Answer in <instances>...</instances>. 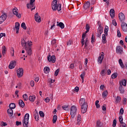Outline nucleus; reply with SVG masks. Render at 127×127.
Listing matches in <instances>:
<instances>
[{
    "mask_svg": "<svg viewBox=\"0 0 127 127\" xmlns=\"http://www.w3.org/2000/svg\"><path fill=\"white\" fill-rule=\"evenodd\" d=\"M79 104L81 107V112L82 114H85L87 112L88 109V106L87 105V103L85 101V98H81L79 101Z\"/></svg>",
    "mask_w": 127,
    "mask_h": 127,
    "instance_id": "f257e3e1",
    "label": "nucleus"
},
{
    "mask_svg": "<svg viewBox=\"0 0 127 127\" xmlns=\"http://www.w3.org/2000/svg\"><path fill=\"white\" fill-rule=\"evenodd\" d=\"M52 8L54 11H60L61 10V4H57V0H54L52 3Z\"/></svg>",
    "mask_w": 127,
    "mask_h": 127,
    "instance_id": "f03ea898",
    "label": "nucleus"
},
{
    "mask_svg": "<svg viewBox=\"0 0 127 127\" xmlns=\"http://www.w3.org/2000/svg\"><path fill=\"white\" fill-rule=\"evenodd\" d=\"M29 120V114L27 113L25 115L24 119L22 120L23 127H28V121Z\"/></svg>",
    "mask_w": 127,
    "mask_h": 127,
    "instance_id": "7ed1b4c3",
    "label": "nucleus"
},
{
    "mask_svg": "<svg viewBox=\"0 0 127 127\" xmlns=\"http://www.w3.org/2000/svg\"><path fill=\"white\" fill-rule=\"evenodd\" d=\"M109 31V27L106 26L104 29L105 34L102 35V42L105 44L107 43V38L106 35L108 36V32Z\"/></svg>",
    "mask_w": 127,
    "mask_h": 127,
    "instance_id": "20e7f679",
    "label": "nucleus"
},
{
    "mask_svg": "<svg viewBox=\"0 0 127 127\" xmlns=\"http://www.w3.org/2000/svg\"><path fill=\"white\" fill-rule=\"evenodd\" d=\"M77 112V107L75 106H72L70 108V116L72 119L75 118V116H76V113Z\"/></svg>",
    "mask_w": 127,
    "mask_h": 127,
    "instance_id": "39448f33",
    "label": "nucleus"
},
{
    "mask_svg": "<svg viewBox=\"0 0 127 127\" xmlns=\"http://www.w3.org/2000/svg\"><path fill=\"white\" fill-rule=\"evenodd\" d=\"M98 24L99 25V27L97 30V37L100 38L101 37V35L102 33H103V27H102V25L100 24V23L98 22Z\"/></svg>",
    "mask_w": 127,
    "mask_h": 127,
    "instance_id": "423d86ee",
    "label": "nucleus"
},
{
    "mask_svg": "<svg viewBox=\"0 0 127 127\" xmlns=\"http://www.w3.org/2000/svg\"><path fill=\"white\" fill-rule=\"evenodd\" d=\"M7 18V14L6 13H2V15L0 17V24H1L3 21Z\"/></svg>",
    "mask_w": 127,
    "mask_h": 127,
    "instance_id": "0eeeda50",
    "label": "nucleus"
},
{
    "mask_svg": "<svg viewBox=\"0 0 127 127\" xmlns=\"http://www.w3.org/2000/svg\"><path fill=\"white\" fill-rule=\"evenodd\" d=\"M17 76L18 78H21L23 76V68H19L17 70Z\"/></svg>",
    "mask_w": 127,
    "mask_h": 127,
    "instance_id": "6e6552de",
    "label": "nucleus"
},
{
    "mask_svg": "<svg viewBox=\"0 0 127 127\" xmlns=\"http://www.w3.org/2000/svg\"><path fill=\"white\" fill-rule=\"evenodd\" d=\"M105 56V54L104 53H102L101 55L98 57L97 62L98 64H101L103 62V60H104V56Z\"/></svg>",
    "mask_w": 127,
    "mask_h": 127,
    "instance_id": "1a4fd4ad",
    "label": "nucleus"
},
{
    "mask_svg": "<svg viewBox=\"0 0 127 127\" xmlns=\"http://www.w3.org/2000/svg\"><path fill=\"white\" fill-rule=\"evenodd\" d=\"M12 12L13 14L16 15V16H17V17H18V18H20V17H21V15L20 14V13H18V10L17 9V8L13 9Z\"/></svg>",
    "mask_w": 127,
    "mask_h": 127,
    "instance_id": "9d476101",
    "label": "nucleus"
},
{
    "mask_svg": "<svg viewBox=\"0 0 127 127\" xmlns=\"http://www.w3.org/2000/svg\"><path fill=\"white\" fill-rule=\"evenodd\" d=\"M121 27L122 28V30L124 31V32H127V24L125 22H122L121 23Z\"/></svg>",
    "mask_w": 127,
    "mask_h": 127,
    "instance_id": "9b49d317",
    "label": "nucleus"
},
{
    "mask_svg": "<svg viewBox=\"0 0 127 127\" xmlns=\"http://www.w3.org/2000/svg\"><path fill=\"white\" fill-rule=\"evenodd\" d=\"M89 30H86L85 33H83L82 36V39H81V44L82 46H84L85 44V37H86V33H88Z\"/></svg>",
    "mask_w": 127,
    "mask_h": 127,
    "instance_id": "f8f14e48",
    "label": "nucleus"
},
{
    "mask_svg": "<svg viewBox=\"0 0 127 127\" xmlns=\"http://www.w3.org/2000/svg\"><path fill=\"white\" fill-rule=\"evenodd\" d=\"M116 52L118 54H123L124 51L123 50V47L121 46H119L116 48Z\"/></svg>",
    "mask_w": 127,
    "mask_h": 127,
    "instance_id": "ddd939ff",
    "label": "nucleus"
},
{
    "mask_svg": "<svg viewBox=\"0 0 127 127\" xmlns=\"http://www.w3.org/2000/svg\"><path fill=\"white\" fill-rule=\"evenodd\" d=\"M48 60L49 62H52V63H55V62L56 61V58L55 56H48Z\"/></svg>",
    "mask_w": 127,
    "mask_h": 127,
    "instance_id": "4468645a",
    "label": "nucleus"
},
{
    "mask_svg": "<svg viewBox=\"0 0 127 127\" xmlns=\"http://www.w3.org/2000/svg\"><path fill=\"white\" fill-rule=\"evenodd\" d=\"M25 49L29 56H30L31 54H32V50H31V48L30 47H26Z\"/></svg>",
    "mask_w": 127,
    "mask_h": 127,
    "instance_id": "2eb2a0df",
    "label": "nucleus"
},
{
    "mask_svg": "<svg viewBox=\"0 0 127 127\" xmlns=\"http://www.w3.org/2000/svg\"><path fill=\"white\" fill-rule=\"evenodd\" d=\"M16 65V62L15 61H13L10 63V64L8 65V67L9 69H13L15 67Z\"/></svg>",
    "mask_w": 127,
    "mask_h": 127,
    "instance_id": "dca6fc26",
    "label": "nucleus"
},
{
    "mask_svg": "<svg viewBox=\"0 0 127 127\" xmlns=\"http://www.w3.org/2000/svg\"><path fill=\"white\" fill-rule=\"evenodd\" d=\"M119 18L121 21H124L126 19V16L123 12H121L119 14Z\"/></svg>",
    "mask_w": 127,
    "mask_h": 127,
    "instance_id": "f3484780",
    "label": "nucleus"
},
{
    "mask_svg": "<svg viewBox=\"0 0 127 127\" xmlns=\"http://www.w3.org/2000/svg\"><path fill=\"white\" fill-rule=\"evenodd\" d=\"M35 20L37 22H41V17L38 15V12L36 13L35 14Z\"/></svg>",
    "mask_w": 127,
    "mask_h": 127,
    "instance_id": "a211bd4d",
    "label": "nucleus"
},
{
    "mask_svg": "<svg viewBox=\"0 0 127 127\" xmlns=\"http://www.w3.org/2000/svg\"><path fill=\"white\" fill-rule=\"evenodd\" d=\"M20 26V24L19 22H16L15 24V28L16 29V33H18L19 32V27Z\"/></svg>",
    "mask_w": 127,
    "mask_h": 127,
    "instance_id": "6ab92c4d",
    "label": "nucleus"
},
{
    "mask_svg": "<svg viewBox=\"0 0 127 127\" xmlns=\"http://www.w3.org/2000/svg\"><path fill=\"white\" fill-rule=\"evenodd\" d=\"M27 8H31V10H33V9H35V6L33 3H32V4H30V3H27Z\"/></svg>",
    "mask_w": 127,
    "mask_h": 127,
    "instance_id": "aec40b11",
    "label": "nucleus"
},
{
    "mask_svg": "<svg viewBox=\"0 0 127 127\" xmlns=\"http://www.w3.org/2000/svg\"><path fill=\"white\" fill-rule=\"evenodd\" d=\"M91 4V2H90V1H88L87 2H86L83 5V7L84 8V9H88V8H89V7H90V5Z\"/></svg>",
    "mask_w": 127,
    "mask_h": 127,
    "instance_id": "412c9836",
    "label": "nucleus"
},
{
    "mask_svg": "<svg viewBox=\"0 0 127 127\" xmlns=\"http://www.w3.org/2000/svg\"><path fill=\"white\" fill-rule=\"evenodd\" d=\"M110 14L112 18H114V17H115V10L113 8L110 9Z\"/></svg>",
    "mask_w": 127,
    "mask_h": 127,
    "instance_id": "4be33fe9",
    "label": "nucleus"
},
{
    "mask_svg": "<svg viewBox=\"0 0 127 127\" xmlns=\"http://www.w3.org/2000/svg\"><path fill=\"white\" fill-rule=\"evenodd\" d=\"M119 91L121 94H124L125 93V89L124 88V86L122 85V83H120V85L119 86Z\"/></svg>",
    "mask_w": 127,
    "mask_h": 127,
    "instance_id": "5701e85b",
    "label": "nucleus"
},
{
    "mask_svg": "<svg viewBox=\"0 0 127 127\" xmlns=\"http://www.w3.org/2000/svg\"><path fill=\"white\" fill-rule=\"evenodd\" d=\"M7 114L9 117H12V115H13V111L11 109H8L7 110Z\"/></svg>",
    "mask_w": 127,
    "mask_h": 127,
    "instance_id": "b1692460",
    "label": "nucleus"
},
{
    "mask_svg": "<svg viewBox=\"0 0 127 127\" xmlns=\"http://www.w3.org/2000/svg\"><path fill=\"white\" fill-rule=\"evenodd\" d=\"M57 26H59V27H60L62 29H63V28H64L65 26L64 25V24L63 22L59 23V22H57Z\"/></svg>",
    "mask_w": 127,
    "mask_h": 127,
    "instance_id": "393cba45",
    "label": "nucleus"
},
{
    "mask_svg": "<svg viewBox=\"0 0 127 127\" xmlns=\"http://www.w3.org/2000/svg\"><path fill=\"white\" fill-rule=\"evenodd\" d=\"M18 104L19 106H20V107H21V108H24V106L25 105L24 102H23V101H22V100H19Z\"/></svg>",
    "mask_w": 127,
    "mask_h": 127,
    "instance_id": "a878e982",
    "label": "nucleus"
},
{
    "mask_svg": "<svg viewBox=\"0 0 127 127\" xmlns=\"http://www.w3.org/2000/svg\"><path fill=\"white\" fill-rule=\"evenodd\" d=\"M62 108L64 110V111H65L66 112H69L70 109L69 108V106L68 105H64L62 107Z\"/></svg>",
    "mask_w": 127,
    "mask_h": 127,
    "instance_id": "bb28decb",
    "label": "nucleus"
},
{
    "mask_svg": "<svg viewBox=\"0 0 127 127\" xmlns=\"http://www.w3.org/2000/svg\"><path fill=\"white\" fill-rule=\"evenodd\" d=\"M50 71V68L48 66H46L44 68V72L45 74H48Z\"/></svg>",
    "mask_w": 127,
    "mask_h": 127,
    "instance_id": "cd10ccee",
    "label": "nucleus"
},
{
    "mask_svg": "<svg viewBox=\"0 0 127 127\" xmlns=\"http://www.w3.org/2000/svg\"><path fill=\"white\" fill-rule=\"evenodd\" d=\"M36 98V97H35V95H31L29 97V100L30 101V102H34V101H35Z\"/></svg>",
    "mask_w": 127,
    "mask_h": 127,
    "instance_id": "c85d7f7f",
    "label": "nucleus"
},
{
    "mask_svg": "<svg viewBox=\"0 0 127 127\" xmlns=\"http://www.w3.org/2000/svg\"><path fill=\"white\" fill-rule=\"evenodd\" d=\"M21 45L23 47H25V48L27 47V43L25 42L24 39L21 40Z\"/></svg>",
    "mask_w": 127,
    "mask_h": 127,
    "instance_id": "c756f323",
    "label": "nucleus"
},
{
    "mask_svg": "<svg viewBox=\"0 0 127 127\" xmlns=\"http://www.w3.org/2000/svg\"><path fill=\"white\" fill-rule=\"evenodd\" d=\"M119 63L121 68H125V65H124V63H123V60H122V59L119 60Z\"/></svg>",
    "mask_w": 127,
    "mask_h": 127,
    "instance_id": "7c9ffc66",
    "label": "nucleus"
},
{
    "mask_svg": "<svg viewBox=\"0 0 127 127\" xmlns=\"http://www.w3.org/2000/svg\"><path fill=\"white\" fill-rule=\"evenodd\" d=\"M6 52V48L5 47V46H3L2 47V53L3 55H4Z\"/></svg>",
    "mask_w": 127,
    "mask_h": 127,
    "instance_id": "2f4dec72",
    "label": "nucleus"
},
{
    "mask_svg": "<svg viewBox=\"0 0 127 127\" xmlns=\"http://www.w3.org/2000/svg\"><path fill=\"white\" fill-rule=\"evenodd\" d=\"M121 97L120 96H117L116 98H115V102L116 103V104H118V103H120L121 102Z\"/></svg>",
    "mask_w": 127,
    "mask_h": 127,
    "instance_id": "473e14b6",
    "label": "nucleus"
},
{
    "mask_svg": "<svg viewBox=\"0 0 127 127\" xmlns=\"http://www.w3.org/2000/svg\"><path fill=\"white\" fill-rule=\"evenodd\" d=\"M34 117H35V119L36 122H38V121H39V115H38V113H36L34 115Z\"/></svg>",
    "mask_w": 127,
    "mask_h": 127,
    "instance_id": "72a5a7b5",
    "label": "nucleus"
},
{
    "mask_svg": "<svg viewBox=\"0 0 127 127\" xmlns=\"http://www.w3.org/2000/svg\"><path fill=\"white\" fill-rule=\"evenodd\" d=\"M9 107L10 108V109H11V110H12L13 109H15V104L14 103H11L9 104Z\"/></svg>",
    "mask_w": 127,
    "mask_h": 127,
    "instance_id": "f704fd0d",
    "label": "nucleus"
},
{
    "mask_svg": "<svg viewBox=\"0 0 127 127\" xmlns=\"http://www.w3.org/2000/svg\"><path fill=\"white\" fill-rule=\"evenodd\" d=\"M81 120H82V119L81 118V115H78L77 116V125H80V122H81Z\"/></svg>",
    "mask_w": 127,
    "mask_h": 127,
    "instance_id": "c9c22d12",
    "label": "nucleus"
},
{
    "mask_svg": "<svg viewBox=\"0 0 127 127\" xmlns=\"http://www.w3.org/2000/svg\"><path fill=\"white\" fill-rule=\"evenodd\" d=\"M120 84H121L122 86H124V87H126V86H127V80H126V79L123 80Z\"/></svg>",
    "mask_w": 127,
    "mask_h": 127,
    "instance_id": "e433bc0d",
    "label": "nucleus"
},
{
    "mask_svg": "<svg viewBox=\"0 0 127 127\" xmlns=\"http://www.w3.org/2000/svg\"><path fill=\"white\" fill-rule=\"evenodd\" d=\"M23 98L24 101L28 100V96H27V94H26L23 95Z\"/></svg>",
    "mask_w": 127,
    "mask_h": 127,
    "instance_id": "4c0bfd02",
    "label": "nucleus"
},
{
    "mask_svg": "<svg viewBox=\"0 0 127 127\" xmlns=\"http://www.w3.org/2000/svg\"><path fill=\"white\" fill-rule=\"evenodd\" d=\"M96 127H102V123L100 121H98L96 123Z\"/></svg>",
    "mask_w": 127,
    "mask_h": 127,
    "instance_id": "58836bf2",
    "label": "nucleus"
},
{
    "mask_svg": "<svg viewBox=\"0 0 127 127\" xmlns=\"http://www.w3.org/2000/svg\"><path fill=\"white\" fill-rule=\"evenodd\" d=\"M56 121H57V116L54 115L53 119V124H55V123H56Z\"/></svg>",
    "mask_w": 127,
    "mask_h": 127,
    "instance_id": "ea45409f",
    "label": "nucleus"
},
{
    "mask_svg": "<svg viewBox=\"0 0 127 127\" xmlns=\"http://www.w3.org/2000/svg\"><path fill=\"white\" fill-rule=\"evenodd\" d=\"M103 97H104V98H106L107 96H108V91L106 90L105 91L103 92L102 93Z\"/></svg>",
    "mask_w": 127,
    "mask_h": 127,
    "instance_id": "a19ab883",
    "label": "nucleus"
},
{
    "mask_svg": "<svg viewBox=\"0 0 127 127\" xmlns=\"http://www.w3.org/2000/svg\"><path fill=\"white\" fill-rule=\"evenodd\" d=\"M99 100H96L95 102V106L97 109H99V108H100V104H99Z\"/></svg>",
    "mask_w": 127,
    "mask_h": 127,
    "instance_id": "79ce46f5",
    "label": "nucleus"
},
{
    "mask_svg": "<svg viewBox=\"0 0 127 127\" xmlns=\"http://www.w3.org/2000/svg\"><path fill=\"white\" fill-rule=\"evenodd\" d=\"M85 75V71H83L82 73L80 75V77L82 79V82H84V75Z\"/></svg>",
    "mask_w": 127,
    "mask_h": 127,
    "instance_id": "37998d69",
    "label": "nucleus"
},
{
    "mask_svg": "<svg viewBox=\"0 0 127 127\" xmlns=\"http://www.w3.org/2000/svg\"><path fill=\"white\" fill-rule=\"evenodd\" d=\"M55 23H56V21L55 19L53 20V25L51 27V29H53V27H55Z\"/></svg>",
    "mask_w": 127,
    "mask_h": 127,
    "instance_id": "c03bdc74",
    "label": "nucleus"
},
{
    "mask_svg": "<svg viewBox=\"0 0 127 127\" xmlns=\"http://www.w3.org/2000/svg\"><path fill=\"white\" fill-rule=\"evenodd\" d=\"M88 45H89V42L88 41V38H86L85 39L84 46L85 47H88Z\"/></svg>",
    "mask_w": 127,
    "mask_h": 127,
    "instance_id": "a18cd8bd",
    "label": "nucleus"
},
{
    "mask_svg": "<svg viewBox=\"0 0 127 127\" xmlns=\"http://www.w3.org/2000/svg\"><path fill=\"white\" fill-rule=\"evenodd\" d=\"M21 26L22 28H23V29H26V26L25 25V23L24 22L22 23Z\"/></svg>",
    "mask_w": 127,
    "mask_h": 127,
    "instance_id": "49530a36",
    "label": "nucleus"
},
{
    "mask_svg": "<svg viewBox=\"0 0 127 127\" xmlns=\"http://www.w3.org/2000/svg\"><path fill=\"white\" fill-rule=\"evenodd\" d=\"M116 77H118V73H113L111 76L112 79H116Z\"/></svg>",
    "mask_w": 127,
    "mask_h": 127,
    "instance_id": "de8ad7c7",
    "label": "nucleus"
},
{
    "mask_svg": "<svg viewBox=\"0 0 127 127\" xmlns=\"http://www.w3.org/2000/svg\"><path fill=\"white\" fill-rule=\"evenodd\" d=\"M71 44H73V41L71 40H69L67 42V45H71Z\"/></svg>",
    "mask_w": 127,
    "mask_h": 127,
    "instance_id": "09e8293b",
    "label": "nucleus"
},
{
    "mask_svg": "<svg viewBox=\"0 0 127 127\" xmlns=\"http://www.w3.org/2000/svg\"><path fill=\"white\" fill-rule=\"evenodd\" d=\"M101 75L105 76L106 75V69H103L101 72Z\"/></svg>",
    "mask_w": 127,
    "mask_h": 127,
    "instance_id": "8fccbe9b",
    "label": "nucleus"
},
{
    "mask_svg": "<svg viewBox=\"0 0 127 127\" xmlns=\"http://www.w3.org/2000/svg\"><path fill=\"white\" fill-rule=\"evenodd\" d=\"M39 114L40 117H41V118H44V113H43V112L40 111L39 112Z\"/></svg>",
    "mask_w": 127,
    "mask_h": 127,
    "instance_id": "3c124183",
    "label": "nucleus"
},
{
    "mask_svg": "<svg viewBox=\"0 0 127 127\" xmlns=\"http://www.w3.org/2000/svg\"><path fill=\"white\" fill-rule=\"evenodd\" d=\"M94 42H95V36L92 34L91 37V43H94Z\"/></svg>",
    "mask_w": 127,
    "mask_h": 127,
    "instance_id": "603ef678",
    "label": "nucleus"
},
{
    "mask_svg": "<svg viewBox=\"0 0 127 127\" xmlns=\"http://www.w3.org/2000/svg\"><path fill=\"white\" fill-rule=\"evenodd\" d=\"M90 2L91 5H94L96 3V0H91Z\"/></svg>",
    "mask_w": 127,
    "mask_h": 127,
    "instance_id": "864d4df0",
    "label": "nucleus"
},
{
    "mask_svg": "<svg viewBox=\"0 0 127 127\" xmlns=\"http://www.w3.org/2000/svg\"><path fill=\"white\" fill-rule=\"evenodd\" d=\"M117 36L118 37H121L122 34H121V32L120 31V30H118L117 31Z\"/></svg>",
    "mask_w": 127,
    "mask_h": 127,
    "instance_id": "5fc2aeb1",
    "label": "nucleus"
},
{
    "mask_svg": "<svg viewBox=\"0 0 127 127\" xmlns=\"http://www.w3.org/2000/svg\"><path fill=\"white\" fill-rule=\"evenodd\" d=\"M116 126H117V120L116 119H115L113 121V127H116Z\"/></svg>",
    "mask_w": 127,
    "mask_h": 127,
    "instance_id": "6e6d98bb",
    "label": "nucleus"
},
{
    "mask_svg": "<svg viewBox=\"0 0 127 127\" xmlns=\"http://www.w3.org/2000/svg\"><path fill=\"white\" fill-rule=\"evenodd\" d=\"M48 82L50 83V84H52V83H54L55 82V80H52L51 78H49L48 79Z\"/></svg>",
    "mask_w": 127,
    "mask_h": 127,
    "instance_id": "4d7b16f0",
    "label": "nucleus"
},
{
    "mask_svg": "<svg viewBox=\"0 0 127 127\" xmlns=\"http://www.w3.org/2000/svg\"><path fill=\"white\" fill-rule=\"evenodd\" d=\"M119 121L120 122L121 124H123V121H124V119H123V116L119 117Z\"/></svg>",
    "mask_w": 127,
    "mask_h": 127,
    "instance_id": "13d9d810",
    "label": "nucleus"
},
{
    "mask_svg": "<svg viewBox=\"0 0 127 127\" xmlns=\"http://www.w3.org/2000/svg\"><path fill=\"white\" fill-rule=\"evenodd\" d=\"M59 71H60L59 69H58L56 70V71L55 72V76H58Z\"/></svg>",
    "mask_w": 127,
    "mask_h": 127,
    "instance_id": "bf43d9fd",
    "label": "nucleus"
},
{
    "mask_svg": "<svg viewBox=\"0 0 127 127\" xmlns=\"http://www.w3.org/2000/svg\"><path fill=\"white\" fill-rule=\"evenodd\" d=\"M112 24L114 25V26H117V22H116V20H113Z\"/></svg>",
    "mask_w": 127,
    "mask_h": 127,
    "instance_id": "052dcab7",
    "label": "nucleus"
},
{
    "mask_svg": "<svg viewBox=\"0 0 127 127\" xmlns=\"http://www.w3.org/2000/svg\"><path fill=\"white\" fill-rule=\"evenodd\" d=\"M30 85L31 87H34V81L31 80L30 82Z\"/></svg>",
    "mask_w": 127,
    "mask_h": 127,
    "instance_id": "680f3d73",
    "label": "nucleus"
},
{
    "mask_svg": "<svg viewBox=\"0 0 127 127\" xmlns=\"http://www.w3.org/2000/svg\"><path fill=\"white\" fill-rule=\"evenodd\" d=\"M21 122H18V121H16V125L18 126H21Z\"/></svg>",
    "mask_w": 127,
    "mask_h": 127,
    "instance_id": "e2e57ef3",
    "label": "nucleus"
},
{
    "mask_svg": "<svg viewBox=\"0 0 127 127\" xmlns=\"http://www.w3.org/2000/svg\"><path fill=\"white\" fill-rule=\"evenodd\" d=\"M74 92H78L79 91V87L76 86L74 89Z\"/></svg>",
    "mask_w": 127,
    "mask_h": 127,
    "instance_id": "0e129e2a",
    "label": "nucleus"
},
{
    "mask_svg": "<svg viewBox=\"0 0 127 127\" xmlns=\"http://www.w3.org/2000/svg\"><path fill=\"white\" fill-rule=\"evenodd\" d=\"M102 110L103 111H106L107 110V108H106V104H103L102 106Z\"/></svg>",
    "mask_w": 127,
    "mask_h": 127,
    "instance_id": "69168bd1",
    "label": "nucleus"
},
{
    "mask_svg": "<svg viewBox=\"0 0 127 127\" xmlns=\"http://www.w3.org/2000/svg\"><path fill=\"white\" fill-rule=\"evenodd\" d=\"M69 68H70V69H74V68H75V66H74V64H70L69 66Z\"/></svg>",
    "mask_w": 127,
    "mask_h": 127,
    "instance_id": "338daca9",
    "label": "nucleus"
},
{
    "mask_svg": "<svg viewBox=\"0 0 127 127\" xmlns=\"http://www.w3.org/2000/svg\"><path fill=\"white\" fill-rule=\"evenodd\" d=\"M11 54L12 55V56H14V50H13V49H11Z\"/></svg>",
    "mask_w": 127,
    "mask_h": 127,
    "instance_id": "774afa93",
    "label": "nucleus"
}]
</instances>
